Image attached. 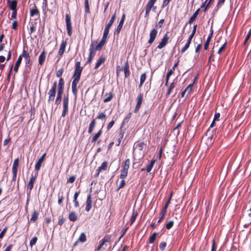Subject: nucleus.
Segmentation results:
<instances>
[{
	"mask_svg": "<svg viewBox=\"0 0 251 251\" xmlns=\"http://www.w3.org/2000/svg\"><path fill=\"white\" fill-rule=\"evenodd\" d=\"M83 70V67L80 66V62L77 61L75 63V71L73 75V82L72 83V90L74 95L76 96L77 93V85L78 83L81 74Z\"/></svg>",
	"mask_w": 251,
	"mask_h": 251,
	"instance_id": "1",
	"label": "nucleus"
},
{
	"mask_svg": "<svg viewBox=\"0 0 251 251\" xmlns=\"http://www.w3.org/2000/svg\"><path fill=\"white\" fill-rule=\"evenodd\" d=\"M38 173L36 172L34 175L33 174H31V177L30 178L29 181L28 183L27 187V204L28 202L29 199L28 198L30 196V194L31 191L34 187V184L35 182L36 178L38 176Z\"/></svg>",
	"mask_w": 251,
	"mask_h": 251,
	"instance_id": "2",
	"label": "nucleus"
},
{
	"mask_svg": "<svg viewBox=\"0 0 251 251\" xmlns=\"http://www.w3.org/2000/svg\"><path fill=\"white\" fill-rule=\"evenodd\" d=\"M65 81L63 78L59 79L58 85L57 88V97L55 100H62V95L64 92Z\"/></svg>",
	"mask_w": 251,
	"mask_h": 251,
	"instance_id": "3",
	"label": "nucleus"
},
{
	"mask_svg": "<svg viewBox=\"0 0 251 251\" xmlns=\"http://www.w3.org/2000/svg\"><path fill=\"white\" fill-rule=\"evenodd\" d=\"M65 23L67 34L69 36L71 37L72 35L73 27L71 16L70 15V12H69V13L66 14L65 15Z\"/></svg>",
	"mask_w": 251,
	"mask_h": 251,
	"instance_id": "4",
	"label": "nucleus"
},
{
	"mask_svg": "<svg viewBox=\"0 0 251 251\" xmlns=\"http://www.w3.org/2000/svg\"><path fill=\"white\" fill-rule=\"evenodd\" d=\"M156 1L157 0H149V1L148 2L145 6L146 12L144 16L145 18H148L151 9H152V10L153 11L156 9V6L154 5Z\"/></svg>",
	"mask_w": 251,
	"mask_h": 251,
	"instance_id": "5",
	"label": "nucleus"
},
{
	"mask_svg": "<svg viewBox=\"0 0 251 251\" xmlns=\"http://www.w3.org/2000/svg\"><path fill=\"white\" fill-rule=\"evenodd\" d=\"M97 44V41H92L91 42L90 48H89V56L88 58V60L86 61V63H91L93 58L96 55V51H95L93 49V45H96Z\"/></svg>",
	"mask_w": 251,
	"mask_h": 251,
	"instance_id": "6",
	"label": "nucleus"
},
{
	"mask_svg": "<svg viewBox=\"0 0 251 251\" xmlns=\"http://www.w3.org/2000/svg\"><path fill=\"white\" fill-rule=\"evenodd\" d=\"M56 87L57 82L55 81L53 82V84L51 89L48 92L49 99L48 102L53 101L54 100L55 94L56 93Z\"/></svg>",
	"mask_w": 251,
	"mask_h": 251,
	"instance_id": "7",
	"label": "nucleus"
},
{
	"mask_svg": "<svg viewBox=\"0 0 251 251\" xmlns=\"http://www.w3.org/2000/svg\"><path fill=\"white\" fill-rule=\"evenodd\" d=\"M111 235H106L104 236L102 239L100 241V245L97 248V251H100L101 249H105L104 246H106V243L109 244L111 242Z\"/></svg>",
	"mask_w": 251,
	"mask_h": 251,
	"instance_id": "8",
	"label": "nucleus"
},
{
	"mask_svg": "<svg viewBox=\"0 0 251 251\" xmlns=\"http://www.w3.org/2000/svg\"><path fill=\"white\" fill-rule=\"evenodd\" d=\"M69 95H65L63 98V111L61 116L65 117L68 112Z\"/></svg>",
	"mask_w": 251,
	"mask_h": 251,
	"instance_id": "9",
	"label": "nucleus"
},
{
	"mask_svg": "<svg viewBox=\"0 0 251 251\" xmlns=\"http://www.w3.org/2000/svg\"><path fill=\"white\" fill-rule=\"evenodd\" d=\"M19 160L18 158H16L12 165V180L13 181H15L17 177V174L18 172V169L19 167Z\"/></svg>",
	"mask_w": 251,
	"mask_h": 251,
	"instance_id": "10",
	"label": "nucleus"
},
{
	"mask_svg": "<svg viewBox=\"0 0 251 251\" xmlns=\"http://www.w3.org/2000/svg\"><path fill=\"white\" fill-rule=\"evenodd\" d=\"M136 100H137V103H136V106H135L134 110V113H137L139 111V109L141 107V104L143 101V94L140 93L138 95Z\"/></svg>",
	"mask_w": 251,
	"mask_h": 251,
	"instance_id": "11",
	"label": "nucleus"
},
{
	"mask_svg": "<svg viewBox=\"0 0 251 251\" xmlns=\"http://www.w3.org/2000/svg\"><path fill=\"white\" fill-rule=\"evenodd\" d=\"M108 164L107 161H105L103 162L101 166L98 167L96 170V174L94 175L95 177H98L100 172L106 171L108 168Z\"/></svg>",
	"mask_w": 251,
	"mask_h": 251,
	"instance_id": "12",
	"label": "nucleus"
},
{
	"mask_svg": "<svg viewBox=\"0 0 251 251\" xmlns=\"http://www.w3.org/2000/svg\"><path fill=\"white\" fill-rule=\"evenodd\" d=\"M19 56L21 57L22 60V58L24 57L25 60V64L26 65H28V64H30L31 63L29 53L27 50H25V49L23 50L22 53Z\"/></svg>",
	"mask_w": 251,
	"mask_h": 251,
	"instance_id": "13",
	"label": "nucleus"
},
{
	"mask_svg": "<svg viewBox=\"0 0 251 251\" xmlns=\"http://www.w3.org/2000/svg\"><path fill=\"white\" fill-rule=\"evenodd\" d=\"M168 32H167L163 36V38L161 39V42L159 43V45L157 46V48L158 49H162L164 47H165L168 42V40L169 39V37L168 35Z\"/></svg>",
	"mask_w": 251,
	"mask_h": 251,
	"instance_id": "14",
	"label": "nucleus"
},
{
	"mask_svg": "<svg viewBox=\"0 0 251 251\" xmlns=\"http://www.w3.org/2000/svg\"><path fill=\"white\" fill-rule=\"evenodd\" d=\"M157 30L155 28L152 29L150 32V39L148 41V43L151 45L154 42L157 34Z\"/></svg>",
	"mask_w": 251,
	"mask_h": 251,
	"instance_id": "15",
	"label": "nucleus"
},
{
	"mask_svg": "<svg viewBox=\"0 0 251 251\" xmlns=\"http://www.w3.org/2000/svg\"><path fill=\"white\" fill-rule=\"evenodd\" d=\"M125 19H126V15H125V14H123L122 16V18L121 19V20L119 22V25H118L115 31V32H114L115 34H117V35L119 34V33L121 30V29L122 28V27L123 26Z\"/></svg>",
	"mask_w": 251,
	"mask_h": 251,
	"instance_id": "16",
	"label": "nucleus"
},
{
	"mask_svg": "<svg viewBox=\"0 0 251 251\" xmlns=\"http://www.w3.org/2000/svg\"><path fill=\"white\" fill-rule=\"evenodd\" d=\"M30 15L33 17L35 15L40 16V12L35 4L30 5Z\"/></svg>",
	"mask_w": 251,
	"mask_h": 251,
	"instance_id": "17",
	"label": "nucleus"
},
{
	"mask_svg": "<svg viewBox=\"0 0 251 251\" xmlns=\"http://www.w3.org/2000/svg\"><path fill=\"white\" fill-rule=\"evenodd\" d=\"M91 191L89 194L87 195L86 201V206L85 210L87 212H89L92 208V201L91 198Z\"/></svg>",
	"mask_w": 251,
	"mask_h": 251,
	"instance_id": "18",
	"label": "nucleus"
},
{
	"mask_svg": "<svg viewBox=\"0 0 251 251\" xmlns=\"http://www.w3.org/2000/svg\"><path fill=\"white\" fill-rule=\"evenodd\" d=\"M17 4L18 1L17 0H7V6L11 10H17Z\"/></svg>",
	"mask_w": 251,
	"mask_h": 251,
	"instance_id": "19",
	"label": "nucleus"
},
{
	"mask_svg": "<svg viewBox=\"0 0 251 251\" xmlns=\"http://www.w3.org/2000/svg\"><path fill=\"white\" fill-rule=\"evenodd\" d=\"M67 44V42L66 40H62L58 52V56H59L60 58L62 56L63 53H64Z\"/></svg>",
	"mask_w": 251,
	"mask_h": 251,
	"instance_id": "20",
	"label": "nucleus"
},
{
	"mask_svg": "<svg viewBox=\"0 0 251 251\" xmlns=\"http://www.w3.org/2000/svg\"><path fill=\"white\" fill-rule=\"evenodd\" d=\"M46 57V51L45 49H44L43 50V51H42V52L41 53V54L39 55V58H38V62H39V64L40 66H42L43 64H44V63L45 61Z\"/></svg>",
	"mask_w": 251,
	"mask_h": 251,
	"instance_id": "21",
	"label": "nucleus"
},
{
	"mask_svg": "<svg viewBox=\"0 0 251 251\" xmlns=\"http://www.w3.org/2000/svg\"><path fill=\"white\" fill-rule=\"evenodd\" d=\"M102 133V128H101L96 133H95L94 134V135L93 136L92 140H91V142L92 143H96V141L98 140V139L101 135Z\"/></svg>",
	"mask_w": 251,
	"mask_h": 251,
	"instance_id": "22",
	"label": "nucleus"
},
{
	"mask_svg": "<svg viewBox=\"0 0 251 251\" xmlns=\"http://www.w3.org/2000/svg\"><path fill=\"white\" fill-rule=\"evenodd\" d=\"M96 119H93L89 126L88 130V133L89 134H90L92 132L95 127L96 126Z\"/></svg>",
	"mask_w": 251,
	"mask_h": 251,
	"instance_id": "23",
	"label": "nucleus"
},
{
	"mask_svg": "<svg viewBox=\"0 0 251 251\" xmlns=\"http://www.w3.org/2000/svg\"><path fill=\"white\" fill-rule=\"evenodd\" d=\"M124 74L125 78H127L130 75V71H129V66L128 61H126L125 63V66L124 67Z\"/></svg>",
	"mask_w": 251,
	"mask_h": 251,
	"instance_id": "24",
	"label": "nucleus"
},
{
	"mask_svg": "<svg viewBox=\"0 0 251 251\" xmlns=\"http://www.w3.org/2000/svg\"><path fill=\"white\" fill-rule=\"evenodd\" d=\"M106 41L101 40L100 43L95 47V45H93V49H94L95 51H96L97 50H100L102 49V47L106 44Z\"/></svg>",
	"mask_w": 251,
	"mask_h": 251,
	"instance_id": "25",
	"label": "nucleus"
},
{
	"mask_svg": "<svg viewBox=\"0 0 251 251\" xmlns=\"http://www.w3.org/2000/svg\"><path fill=\"white\" fill-rule=\"evenodd\" d=\"M124 135V132L121 129L120 130L118 134L116 135L115 136H117V141H118V144H116L117 146H119L121 142V141L123 139Z\"/></svg>",
	"mask_w": 251,
	"mask_h": 251,
	"instance_id": "26",
	"label": "nucleus"
},
{
	"mask_svg": "<svg viewBox=\"0 0 251 251\" xmlns=\"http://www.w3.org/2000/svg\"><path fill=\"white\" fill-rule=\"evenodd\" d=\"M69 219L72 222H75L77 220L78 216L75 211L70 212L68 216Z\"/></svg>",
	"mask_w": 251,
	"mask_h": 251,
	"instance_id": "27",
	"label": "nucleus"
},
{
	"mask_svg": "<svg viewBox=\"0 0 251 251\" xmlns=\"http://www.w3.org/2000/svg\"><path fill=\"white\" fill-rule=\"evenodd\" d=\"M200 11V8H198L193 14V15L190 17L189 20V24H192L194 21L196 20L197 17L199 12Z\"/></svg>",
	"mask_w": 251,
	"mask_h": 251,
	"instance_id": "28",
	"label": "nucleus"
},
{
	"mask_svg": "<svg viewBox=\"0 0 251 251\" xmlns=\"http://www.w3.org/2000/svg\"><path fill=\"white\" fill-rule=\"evenodd\" d=\"M105 60L106 58L105 57L101 56L100 57V58L98 59V60L96 63L95 69H98L102 64H103L105 62Z\"/></svg>",
	"mask_w": 251,
	"mask_h": 251,
	"instance_id": "29",
	"label": "nucleus"
},
{
	"mask_svg": "<svg viewBox=\"0 0 251 251\" xmlns=\"http://www.w3.org/2000/svg\"><path fill=\"white\" fill-rule=\"evenodd\" d=\"M39 216V213L34 210L32 214L31 217L30 218L31 222H36L38 219V217Z\"/></svg>",
	"mask_w": 251,
	"mask_h": 251,
	"instance_id": "30",
	"label": "nucleus"
},
{
	"mask_svg": "<svg viewBox=\"0 0 251 251\" xmlns=\"http://www.w3.org/2000/svg\"><path fill=\"white\" fill-rule=\"evenodd\" d=\"M116 18V12H115L113 14L112 17H111L110 20H109L107 25H106L105 27H106L107 28H110L111 27V25H112L113 23H114V22L115 21Z\"/></svg>",
	"mask_w": 251,
	"mask_h": 251,
	"instance_id": "31",
	"label": "nucleus"
},
{
	"mask_svg": "<svg viewBox=\"0 0 251 251\" xmlns=\"http://www.w3.org/2000/svg\"><path fill=\"white\" fill-rule=\"evenodd\" d=\"M107 95L108 96L103 100V102L105 103L110 101L113 99L114 96L113 92H110L108 94L106 93L105 96Z\"/></svg>",
	"mask_w": 251,
	"mask_h": 251,
	"instance_id": "32",
	"label": "nucleus"
},
{
	"mask_svg": "<svg viewBox=\"0 0 251 251\" xmlns=\"http://www.w3.org/2000/svg\"><path fill=\"white\" fill-rule=\"evenodd\" d=\"M106 118V116L105 113L104 111H103V112H99L98 115L96 119V120L98 119V120H100L102 121V120L105 121Z\"/></svg>",
	"mask_w": 251,
	"mask_h": 251,
	"instance_id": "33",
	"label": "nucleus"
},
{
	"mask_svg": "<svg viewBox=\"0 0 251 251\" xmlns=\"http://www.w3.org/2000/svg\"><path fill=\"white\" fill-rule=\"evenodd\" d=\"M138 216V212L136 211L133 210L132 213V215L130 219V224L131 225L135 221Z\"/></svg>",
	"mask_w": 251,
	"mask_h": 251,
	"instance_id": "34",
	"label": "nucleus"
},
{
	"mask_svg": "<svg viewBox=\"0 0 251 251\" xmlns=\"http://www.w3.org/2000/svg\"><path fill=\"white\" fill-rule=\"evenodd\" d=\"M21 62H22L21 57L19 56L16 62V63H15V66L14 68V71H15V73H17L18 69H19V67L21 63Z\"/></svg>",
	"mask_w": 251,
	"mask_h": 251,
	"instance_id": "35",
	"label": "nucleus"
},
{
	"mask_svg": "<svg viewBox=\"0 0 251 251\" xmlns=\"http://www.w3.org/2000/svg\"><path fill=\"white\" fill-rule=\"evenodd\" d=\"M175 80H174V81L171 83L169 87L168 91L166 93V97H168L172 93V90L176 86V83L174 82Z\"/></svg>",
	"mask_w": 251,
	"mask_h": 251,
	"instance_id": "36",
	"label": "nucleus"
},
{
	"mask_svg": "<svg viewBox=\"0 0 251 251\" xmlns=\"http://www.w3.org/2000/svg\"><path fill=\"white\" fill-rule=\"evenodd\" d=\"M130 160L129 159H126L124 162V166L123 170L128 172L130 165Z\"/></svg>",
	"mask_w": 251,
	"mask_h": 251,
	"instance_id": "37",
	"label": "nucleus"
},
{
	"mask_svg": "<svg viewBox=\"0 0 251 251\" xmlns=\"http://www.w3.org/2000/svg\"><path fill=\"white\" fill-rule=\"evenodd\" d=\"M146 77H147L146 73H144L140 75V84L139 85V88H141L142 87V86L143 85V83H144V82L146 79Z\"/></svg>",
	"mask_w": 251,
	"mask_h": 251,
	"instance_id": "38",
	"label": "nucleus"
},
{
	"mask_svg": "<svg viewBox=\"0 0 251 251\" xmlns=\"http://www.w3.org/2000/svg\"><path fill=\"white\" fill-rule=\"evenodd\" d=\"M86 241V237L84 233L82 232L80 234L77 241L75 244L76 245L78 242H85Z\"/></svg>",
	"mask_w": 251,
	"mask_h": 251,
	"instance_id": "39",
	"label": "nucleus"
},
{
	"mask_svg": "<svg viewBox=\"0 0 251 251\" xmlns=\"http://www.w3.org/2000/svg\"><path fill=\"white\" fill-rule=\"evenodd\" d=\"M173 195V192H172L170 194V196H169V197L167 200V201H166L164 207L162 208L163 209H164L165 210H167V209L168 208V206L170 203V202H171V201L172 200V196Z\"/></svg>",
	"mask_w": 251,
	"mask_h": 251,
	"instance_id": "40",
	"label": "nucleus"
},
{
	"mask_svg": "<svg viewBox=\"0 0 251 251\" xmlns=\"http://www.w3.org/2000/svg\"><path fill=\"white\" fill-rule=\"evenodd\" d=\"M167 213V210H165L164 209H162L160 213V217L159 220L157 221V224H159L160 223L162 222V221L164 219L165 216Z\"/></svg>",
	"mask_w": 251,
	"mask_h": 251,
	"instance_id": "41",
	"label": "nucleus"
},
{
	"mask_svg": "<svg viewBox=\"0 0 251 251\" xmlns=\"http://www.w3.org/2000/svg\"><path fill=\"white\" fill-rule=\"evenodd\" d=\"M44 161L40 160V159H38L37 162H36L35 166V170L36 172L38 173V171L40 170L41 167L42 166V164Z\"/></svg>",
	"mask_w": 251,
	"mask_h": 251,
	"instance_id": "42",
	"label": "nucleus"
},
{
	"mask_svg": "<svg viewBox=\"0 0 251 251\" xmlns=\"http://www.w3.org/2000/svg\"><path fill=\"white\" fill-rule=\"evenodd\" d=\"M191 39H188L186 43L185 46L181 49V53H183L189 47L190 45L191 44Z\"/></svg>",
	"mask_w": 251,
	"mask_h": 251,
	"instance_id": "43",
	"label": "nucleus"
},
{
	"mask_svg": "<svg viewBox=\"0 0 251 251\" xmlns=\"http://www.w3.org/2000/svg\"><path fill=\"white\" fill-rule=\"evenodd\" d=\"M157 235V233L155 232L150 236L149 239V243L150 244H152L154 242Z\"/></svg>",
	"mask_w": 251,
	"mask_h": 251,
	"instance_id": "44",
	"label": "nucleus"
},
{
	"mask_svg": "<svg viewBox=\"0 0 251 251\" xmlns=\"http://www.w3.org/2000/svg\"><path fill=\"white\" fill-rule=\"evenodd\" d=\"M155 160H152L150 163L147 166L146 171L148 173H149L151 171L153 165L155 163Z\"/></svg>",
	"mask_w": 251,
	"mask_h": 251,
	"instance_id": "45",
	"label": "nucleus"
},
{
	"mask_svg": "<svg viewBox=\"0 0 251 251\" xmlns=\"http://www.w3.org/2000/svg\"><path fill=\"white\" fill-rule=\"evenodd\" d=\"M146 146V144L144 142H141L136 144V148L138 149L140 151H142Z\"/></svg>",
	"mask_w": 251,
	"mask_h": 251,
	"instance_id": "46",
	"label": "nucleus"
},
{
	"mask_svg": "<svg viewBox=\"0 0 251 251\" xmlns=\"http://www.w3.org/2000/svg\"><path fill=\"white\" fill-rule=\"evenodd\" d=\"M58 201H57L58 204L59 205H61L63 201L64 200L63 193L62 192L61 194L59 193L58 194Z\"/></svg>",
	"mask_w": 251,
	"mask_h": 251,
	"instance_id": "47",
	"label": "nucleus"
},
{
	"mask_svg": "<svg viewBox=\"0 0 251 251\" xmlns=\"http://www.w3.org/2000/svg\"><path fill=\"white\" fill-rule=\"evenodd\" d=\"M84 4L85 13L88 14L90 12L89 5V0H85Z\"/></svg>",
	"mask_w": 251,
	"mask_h": 251,
	"instance_id": "48",
	"label": "nucleus"
},
{
	"mask_svg": "<svg viewBox=\"0 0 251 251\" xmlns=\"http://www.w3.org/2000/svg\"><path fill=\"white\" fill-rule=\"evenodd\" d=\"M193 85L194 82L193 83L190 84L184 90L186 92H188V94H190L191 93Z\"/></svg>",
	"mask_w": 251,
	"mask_h": 251,
	"instance_id": "49",
	"label": "nucleus"
},
{
	"mask_svg": "<svg viewBox=\"0 0 251 251\" xmlns=\"http://www.w3.org/2000/svg\"><path fill=\"white\" fill-rule=\"evenodd\" d=\"M197 27V25H196L194 26L193 31L188 38L189 40L191 39V40L192 41V39H193L194 36L195 35V34L196 33Z\"/></svg>",
	"mask_w": 251,
	"mask_h": 251,
	"instance_id": "50",
	"label": "nucleus"
},
{
	"mask_svg": "<svg viewBox=\"0 0 251 251\" xmlns=\"http://www.w3.org/2000/svg\"><path fill=\"white\" fill-rule=\"evenodd\" d=\"M66 219L63 216H60L59 217L58 224L61 226L64 223Z\"/></svg>",
	"mask_w": 251,
	"mask_h": 251,
	"instance_id": "51",
	"label": "nucleus"
},
{
	"mask_svg": "<svg viewBox=\"0 0 251 251\" xmlns=\"http://www.w3.org/2000/svg\"><path fill=\"white\" fill-rule=\"evenodd\" d=\"M38 238L37 237H33L31 240L30 241V246L31 247H33L34 245H35L37 241Z\"/></svg>",
	"mask_w": 251,
	"mask_h": 251,
	"instance_id": "52",
	"label": "nucleus"
},
{
	"mask_svg": "<svg viewBox=\"0 0 251 251\" xmlns=\"http://www.w3.org/2000/svg\"><path fill=\"white\" fill-rule=\"evenodd\" d=\"M64 72V69L63 68H60L59 70H58L56 73V75L57 77L62 78L61 76L62 75V74Z\"/></svg>",
	"mask_w": 251,
	"mask_h": 251,
	"instance_id": "53",
	"label": "nucleus"
},
{
	"mask_svg": "<svg viewBox=\"0 0 251 251\" xmlns=\"http://www.w3.org/2000/svg\"><path fill=\"white\" fill-rule=\"evenodd\" d=\"M174 222L173 221L168 222L166 225V227L167 229H170L173 226Z\"/></svg>",
	"mask_w": 251,
	"mask_h": 251,
	"instance_id": "54",
	"label": "nucleus"
},
{
	"mask_svg": "<svg viewBox=\"0 0 251 251\" xmlns=\"http://www.w3.org/2000/svg\"><path fill=\"white\" fill-rule=\"evenodd\" d=\"M127 174L128 172L122 170L120 175V178L121 179H125L127 176Z\"/></svg>",
	"mask_w": 251,
	"mask_h": 251,
	"instance_id": "55",
	"label": "nucleus"
},
{
	"mask_svg": "<svg viewBox=\"0 0 251 251\" xmlns=\"http://www.w3.org/2000/svg\"><path fill=\"white\" fill-rule=\"evenodd\" d=\"M17 16V9L15 10H12V14L10 19H16Z\"/></svg>",
	"mask_w": 251,
	"mask_h": 251,
	"instance_id": "56",
	"label": "nucleus"
},
{
	"mask_svg": "<svg viewBox=\"0 0 251 251\" xmlns=\"http://www.w3.org/2000/svg\"><path fill=\"white\" fill-rule=\"evenodd\" d=\"M35 24H31L29 28V34H32L33 32H34L36 30V26H35Z\"/></svg>",
	"mask_w": 251,
	"mask_h": 251,
	"instance_id": "57",
	"label": "nucleus"
},
{
	"mask_svg": "<svg viewBox=\"0 0 251 251\" xmlns=\"http://www.w3.org/2000/svg\"><path fill=\"white\" fill-rule=\"evenodd\" d=\"M226 45V41L225 42L224 44L220 47V48L218 50V54H221V52L225 50Z\"/></svg>",
	"mask_w": 251,
	"mask_h": 251,
	"instance_id": "58",
	"label": "nucleus"
},
{
	"mask_svg": "<svg viewBox=\"0 0 251 251\" xmlns=\"http://www.w3.org/2000/svg\"><path fill=\"white\" fill-rule=\"evenodd\" d=\"M167 246V244L166 242H162L160 245H159V248H160V249L162 251H164V250H165V248H166Z\"/></svg>",
	"mask_w": 251,
	"mask_h": 251,
	"instance_id": "59",
	"label": "nucleus"
},
{
	"mask_svg": "<svg viewBox=\"0 0 251 251\" xmlns=\"http://www.w3.org/2000/svg\"><path fill=\"white\" fill-rule=\"evenodd\" d=\"M125 185H126L125 180H124V179H122V180L121 181V182L119 184V185L118 188V190H119V189L123 188L125 186Z\"/></svg>",
	"mask_w": 251,
	"mask_h": 251,
	"instance_id": "60",
	"label": "nucleus"
},
{
	"mask_svg": "<svg viewBox=\"0 0 251 251\" xmlns=\"http://www.w3.org/2000/svg\"><path fill=\"white\" fill-rule=\"evenodd\" d=\"M114 124H115L114 120H112L110 122H109L107 126V130H110L112 127V126L114 125Z\"/></svg>",
	"mask_w": 251,
	"mask_h": 251,
	"instance_id": "61",
	"label": "nucleus"
},
{
	"mask_svg": "<svg viewBox=\"0 0 251 251\" xmlns=\"http://www.w3.org/2000/svg\"><path fill=\"white\" fill-rule=\"evenodd\" d=\"M12 28L14 30H17L18 28V22L16 20H14L12 25Z\"/></svg>",
	"mask_w": 251,
	"mask_h": 251,
	"instance_id": "62",
	"label": "nucleus"
},
{
	"mask_svg": "<svg viewBox=\"0 0 251 251\" xmlns=\"http://www.w3.org/2000/svg\"><path fill=\"white\" fill-rule=\"evenodd\" d=\"M171 0H163V3L162 4V8H165L166 7L169 3V2L171 1Z\"/></svg>",
	"mask_w": 251,
	"mask_h": 251,
	"instance_id": "63",
	"label": "nucleus"
},
{
	"mask_svg": "<svg viewBox=\"0 0 251 251\" xmlns=\"http://www.w3.org/2000/svg\"><path fill=\"white\" fill-rule=\"evenodd\" d=\"M75 176H71L67 180V182L68 183H73L75 179Z\"/></svg>",
	"mask_w": 251,
	"mask_h": 251,
	"instance_id": "64",
	"label": "nucleus"
}]
</instances>
